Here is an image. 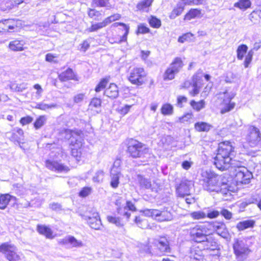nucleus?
<instances>
[{
  "label": "nucleus",
  "mask_w": 261,
  "mask_h": 261,
  "mask_svg": "<svg viewBox=\"0 0 261 261\" xmlns=\"http://www.w3.org/2000/svg\"><path fill=\"white\" fill-rule=\"evenodd\" d=\"M59 78L60 80L63 82L67 81L69 80H74V74L71 69L68 68L66 70L59 74Z\"/></svg>",
  "instance_id": "obj_25"
},
{
  "label": "nucleus",
  "mask_w": 261,
  "mask_h": 261,
  "mask_svg": "<svg viewBox=\"0 0 261 261\" xmlns=\"http://www.w3.org/2000/svg\"><path fill=\"white\" fill-rule=\"evenodd\" d=\"M83 218L87 221L91 228L96 230L100 229L102 224L99 214L96 212H93L91 218L88 215H83Z\"/></svg>",
  "instance_id": "obj_12"
},
{
  "label": "nucleus",
  "mask_w": 261,
  "mask_h": 261,
  "mask_svg": "<svg viewBox=\"0 0 261 261\" xmlns=\"http://www.w3.org/2000/svg\"><path fill=\"white\" fill-rule=\"evenodd\" d=\"M248 47L245 44H242L238 46L237 53V58L239 60H242L244 56V55L247 53Z\"/></svg>",
  "instance_id": "obj_37"
},
{
  "label": "nucleus",
  "mask_w": 261,
  "mask_h": 261,
  "mask_svg": "<svg viewBox=\"0 0 261 261\" xmlns=\"http://www.w3.org/2000/svg\"><path fill=\"white\" fill-rule=\"evenodd\" d=\"M24 42L23 41L15 40L10 42L9 47L13 51H21L24 49Z\"/></svg>",
  "instance_id": "obj_24"
},
{
  "label": "nucleus",
  "mask_w": 261,
  "mask_h": 261,
  "mask_svg": "<svg viewBox=\"0 0 261 261\" xmlns=\"http://www.w3.org/2000/svg\"><path fill=\"white\" fill-rule=\"evenodd\" d=\"M107 25V22L104 20L102 22L92 24L90 28L88 29L89 32L96 31L99 29L103 28Z\"/></svg>",
  "instance_id": "obj_41"
},
{
  "label": "nucleus",
  "mask_w": 261,
  "mask_h": 261,
  "mask_svg": "<svg viewBox=\"0 0 261 261\" xmlns=\"http://www.w3.org/2000/svg\"><path fill=\"white\" fill-rule=\"evenodd\" d=\"M156 213L158 215H155V219L158 221H169L173 219V215L167 210L160 211L158 210Z\"/></svg>",
  "instance_id": "obj_17"
},
{
  "label": "nucleus",
  "mask_w": 261,
  "mask_h": 261,
  "mask_svg": "<svg viewBox=\"0 0 261 261\" xmlns=\"http://www.w3.org/2000/svg\"><path fill=\"white\" fill-rule=\"evenodd\" d=\"M205 243L207 249L215 250L217 249L219 246L215 239L211 236H206L205 240L203 242Z\"/></svg>",
  "instance_id": "obj_22"
},
{
  "label": "nucleus",
  "mask_w": 261,
  "mask_h": 261,
  "mask_svg": "<svg viewBox=\"0 0 261 261\" xmlns=\"http://www.w3.org/2000/svg\"><path fill=\"white\" fill-rule=\"evenodd\" d=\"M152 3L151 0H144L137 5V8L143 10L149 7Z\"/></svg>",
  "instance_id": "obj_51"
},
{
  "label": "nucleus",
  "mask_w": 261,
  "mask_h": 261,
  "mask_svg": "<svg viewBox=\"0 0 261 261\" xmlns=\"http://www.w3.org/2000/svg\"><path fill=\"white\" fill-rule=\"evenodd\" d=\"M255 224V221L253 220H248L239 222L236 226V227L239 231H243L249 228L253 227Z\"/></svg>",
  "instance_id": "obj_23"
},
{
  "label": "nucleus",
  "mask_w": 261,
  "mask_h": 261,
  "mask_svg": "<svg viewBox=\"0 0 261 261\" xmlns=\"http://www.w3.org/2000/svg\"><path fill=\"white\" fill-rule=\"evenodd\" d=\"M173 108L172 106L169 103L164 105L161 109L162 113L165 115H170L172 114Z\"/></svg>",
  "instance_id": "obj_42"
},
{
  "label": "nucleus",
  "mask_w": 261,
  "mask_h": 261,
  "mask_svg": "<svg viewBox=\"0 0 261 261\" xmlns=\"http://www.w3.org/2000/svg\"><path fill=\"white\" fill-rule=\"evenodd\" d=\"M246 139L251 146L256 145L261 139L259 129L254 126H250L248 128V134Z\"/></svg>",
  "instance_id": "obj_10"
},
{
  "label": "nucleus",
  "mask_w": 261,
  "mask_h": 261,
  "mask_svg": "<svg viewBox=\"0 0 261 261\" xmlns=\"http://www.w3.org/2000/svg\"><path fill=\"white\" fill-rule=\"evenodd\" d=\"M188 99L186 96L179 95L177 98L176 106L179 108H182L184 106V103L187 102Z\"/></svg>",
  "instance_id": "obj_54"
},
{
  "label": "nucleus",
  "mask_w": 261,
  "mask_h": 261,
  "mask_svg": "<svg viewBox=\"0 0 261 261\" xmlns=\"http://www.w3.org/2000/svg\"><path fill=\"white\" fill-rule=\"evenodd\" d=\"M184 8L183 5L178 3L176 7L171 12L169 17L170 19H175L177 16L180 15L183 12Z\"/></svg>",
  "instance_id": "obj_33"
},
{
  "label": "nucleus",
  "mask_w": 261,
  "mask_h": 261,
  "mask_svg": "<svg viewBox=\"0 0 261 261\" xmlns=\"http://www.w3.org/2000/svg\"><path fill=\"white\" fill-rule=\"evenodd\" d=\"M57 106V105L56 103L46 104L43 102H40L36 105V108L46 111L47 109L55 108Z\"/></svg>",
  "instance_id": "obj_43"
},
{
  "label": "nucleus",
  "mask_w": 261,
  "mask_h": 261,
  "mask_svg": "<svg viewBox=\"0 0 261 261\" xmlns=\"http://www.w3.org/2000/svg\"><path fill=\"white\" fill-rule=\"evenodd\" d=\"M120 174V170L117 168V170H111V181L110 185L113 188L118 187L119 184V175Z\"/></svg>",
  "instance_id": "obj_21"
},
{
  "label": "nucleus",
  "mask_w": 261,
  "mask_h": 261,
  "mask_svg": "<svg viewBox=\"0 0 261 261\" xmlns=\"http://www.w3.org/2000/svg\"><path fill=\"white\" fill-rule=\"evenodd\" d=\"M237 161L232 158H226L223 156H218L214 158V164L216 168L221 171L228 169L230 167L235 168Z\"/></svg>",
  "instance_id": "obj_6"
},
{
  "label": "nucleus",
  "mask_w": 261,
  "mask_h": 261,
  "mask_svg": "<svg viewBox=\"0 0 261 261\" xmlns=\"http://www.w3.org/2000/svg\"><path fill=\"white\" fill-rule=\"evenodd\" d=\"M93 4L96 6L108 7V0H93Z\"/></svg>",
  "instance_id": "obj_59"
},
{
  "label": "nucleus",
  "mask_w": 261,
  "mask_h": 261,
  "mask_svg": "<svg viewBox=\"0 0 261 261\" xmlns=\"http://www.w3.org/2000/svg\"><path fill=\"white\" fill-rule=\"evenodd\" d=\"M120 18V14H115L112 15L109 17H108L105 20L108 25L113 21L118 20Z\"/></svg>",
  "instance_id": "obj_58"
},
{
  "label": "nucleus",
  "mask_w": 261,
  "mask_h": 261,
  "mask_svg": "<svg viewBox=\"0 0 261 261\" xmlns=\"http://www.w3.org/2000/svg\"><path fill=\"white\" fill-rule=\"evenodd\" d=\"M149 32V29L144 24H140L138 26L137 34H146Z\"/></svg>",
  "instance_id": "obj_57"
},
{
  "label": "nucleus",
  "mask_w": 261,
  "mask_h": 261,
  "mask_svg": "<svg viewBox=\"0 0 261 261\" xmlns=\"http://www.w3.org/2000/svg\"><path fill=\"white\" fill-rule=\"evenodd\" d=\"M260 11H253L249 15V19L253 24H256L259 21Z\"/></svg>",
  "instance_id": "obj_39"
},
{
  "label": "nucleus",
  "mask_w": 261,
  "mask_h": 261,
  "mask_svg": "<svg viewBox=\"0 0 261 261\" xmlns=\"http://www.w3.org/2000/svg\"><path fill=\"white\" fill-rule=\"evenodd\" d=\"M104 94L111 98H116L119 94L118 88L114 83L110 84L109 87L105 91Z\"/></svg>",
  "instance_id": "obj_18"
},
{
  "label": "nucleus",
  "mask_w": 261,
  "mask_h": 261,
  "mask_svg": "<svg viewBox=\"0 0 261 261\" xmlns=\"http://www.w3.org/2000/svg\"><path fill=\"white\" fill-rule=\"evenodd\" d=\"M16 251V247L8 243H4L0 245V252L4 253L9 261H17L20 259Z\"/></svg>",
  "instance_id": "obj_8"
},
{
  "label": "nucleus",
  "mask_w": 261,
  "mask_h": 261,
  "mask_svg": "<svg viewBox=\"0 0 261 261\" xmlns=\"http://www.w3.org/2000/svg\"><path fill=\"white\" fill-rule=\"evenodd\" d=\"M11 196L9 194L1 195L0 196V208L2 210L5 209L7 205L8 204Z\"/></svg>",
  "instance_id": "obj_35"
},
{
  "label": "nucleus",
  "mask_w": 261,
  "mask_h": 261,
  "mask_svg": "<svg viewBox=\"0 0 261 261\" xmlns=\"http://www.w3.org/2000/svg\"><path fill=\"white\" fill-rule=\"evenodd\" d=\"M242 169L244 171L242 184H247L250 182V179L252 177V174L246 168L243 167Z\"/></svg>",
  "instance_id": "obj_40"
},
{
  "label": "nucleus",
  "mask_w": 261,
  "mask_h": 261,
  "mask_svg": "<svg viewBox=\"0 0 261 261\" xmlns=\"http://www.w3.org/2000/svg\"><path fill=\"white\" fill-rule=\"evenodd\" d=\"M127 152L133 158H140L141 161L146 163L151 158L149 148L146 145L136 140L131 139L128 142Z\"/></svg>",
  "instance_id": "obj_2"
},
{
  "label": "nucleus",
  "mask_w": 261,
  "mask_h": 261,
  "mask_svg": "<svg viewBox=\"0 0 261 261\" xmlns=\"http://www.w3.org/2000/svg\"><path fill=\"white\" fill-rule=\"evenodd\" d=\"M201 10L198 9H191L185 15L184 19L190 20L192 19L195 18H201Z\"/></svg>",
  "instance_id": "obj_26"
},
{
  "label": "nucleus",
  "mask_w": 261,
  "mask_h": 261,
  "mask_svg": "<svg viewBox=\"0 0 261 261\" xmlns=\"http://www.w3.org/2000/svg\"><path fill=\"white\" fill-rule=\"evenodd\" d=\"M195 128L198 132H208L212 127V125L205 122H198L194 125Z\"/></svg>",
  "instance_id": "obj_28"
},
{
  "label": "nucleus",
  "mask_w": 261,
  "mask_h": 261,
  "mask_svg": "<svg viewBox=\"0 0 261 261\" xmlns=\"http://www.w3.org/2000/svg\"><path fill=\"white\" fill-rule=\"evenodd\" d=\"M205 103L204 100H201L199 102H196L194 100H192L190 101L191 106L197 112L203 109L205 107Z\"/></svg>",
  "instance_id": "obj_36"
},
{
  "label": "nucleus",
  "mask_w": 261,
  "mask_h": 261,
  "mask_svg": "<svg viewBox=\"0 0 261 261\" xmlns=\"http://www.w3.org/2000/svg\"><path fill=\"white\" fill-rule=\"evenodd\" d=\"M109 80L107 78L102 79L98 84L95 87V90L96 92H100L101 90L105 88L107 84L108 83Z\"/></svg>",
  "instance_id": "obj_50"
},
{
  "label": "nucleus",
  "mask_w": 261,
  "mask_h": 261,
  "mask_svg": "<svg viewBox=\"0 0 261 261\" xmlns=\"http://www.w3.org/2000/svg\"><path fill=\"white\" fill-rule=\"evenodd\" d=\"M23 2V0H4L6 7L9 9H12L13 7L16 6Z\"/></svg>",
  "instance_id": "obj_46"
},
{
  "label": "nucleus",
  "mask_w": 261,
  "mask_h": 261,
  "mask_svg": "<svg viewBox=\"0 0 261 261\" xmlns=\"http://www.w3.org/2000/svg\"><path fill=\"white\" fill-rule=\"evenodd\" d=\"M69 244L72 247H82L83 246V242L80 240H76L73 236H70Z\"/></svg>",
  "instance_id": "obj_49"
},
{
  "label": "nucleus",
  "mask_w": 261,
  "mask_h": 261,
  "mask_svg": "<svg viewBox=\"0 0 261 261\" xmlns=\"http://www.w3.org/2000/svg\"><path fill=\"white\" fill-rule=\"evenodd\" d=\"M142 213L144 216L147 217H151L155 219V215H158L156 212H158V210L155 209H144L143 210H141L140 211Z\"/></svg>",
  "instance_id": "obj_48"
},
{
  "label": "nucleus",
  "mask_w": 261,
  "mask_h": 261,
  "mask_svg": "<svg viewBox=\"0 0 261 261\" xmlns=\"http://www.w3.org/2000/svg\"><path fill=\"white\" fill-rule=\"evenodd\" d=\"M137 179L139 182L140 186L142 188L148 189L151 187V183L150 179L145 178L143 175L138 174Z\"/></svg>",
  "instance_id": "obj_27"
},
{
  "label": "nucleus",
  "mask_w": 261,
  "mask_h": 261,
  "mask_svg": "<svg viewBox=\"0 0 261 261\" xmlns=\"http://www.w3.org/2000/svg\"><path fill=\"white\" fill-rule=\"evenodd\" d=\"M46 167L49 170L58 172H67L69 170V168L58 162L46 160L45 162Z\"/></svg>",
  "instance_id": "obj_16"
},
{
  "label": "nucleus",
  "mask_w": 261,
  "mask_h": 261,
  "mask_svg": "<svg viewBox=\"0 0 261 261\" xmlns=\"http://www.w3.org/2000/svg\"><path fill=\"white\" fill-rule=\"evenodd\" d=\"M101 100L100 98L94 97L89 105V109L92 110L94 108H99L101 107Z\"/></svg>",
  "instance_id": "obj_45"
},
{
  "label": "nucleus",
  "mask_w": 261,
  "mask_h": 261,
  "mask_svg": "<svg viewBox=\"0 0 261 261\" xmlns=\"http://www.w3.org/2000/svg\"><path fill=\"white\" fill-rule=\"evenodd\" d=\"M236 168L237 169H236V179L237 182H239L242 183L243 179V177L244 174V171L242 169V167L243 166H241V163L240 162H237L236 164Z\"/></svg>",
  "instance_id": "obj_32"
},
{
  "label": "nucleus",
  "mask_w": 261,
  "mask_h": 261,
  "mask_svg": "<svg viewBox=\"0 0 261 261\" xmlns=\"http://www.w3.org/2000/svg\"><path fill=\"white\" fill-rule=\"evenodd\" d=\"M5 23L8 24V27L7 26L8 32L14 30L16 27L15 21L13 19H5Z\"/></svg>",
  "instance_id": "obj_56"
},
{
  "label": "nucleus",
  "mask_w": 261,
  "mask_h": 261,
  "mask_svg": "<svg viewBox=\"0 0 261 261\" xmlns=\"http://www.w3.org/2000/svg\"><path fill=\"white\" fill-rule=\"evenodd\" d=\"M46 117L45 116H40L35 121L34 123V127L36 129H38L44 125L46 121Z\"/></svg>",
  "instance_id": "obj_38"
},
{
  "label": "nucleus",
  "mask_w": 261,
  "mask_h": 261,
  "mask_svg": "<svg viewBox=\"0 0 261 261\" xmlns=\"http://www.w3.org/2000/svg\"><path fill=\"white\" fill-rule=\"evenodd\" d=\"M146 76L143 68L135 67L130 70L128 79L132 84L141 86L145 83Z\"/></svg>",
  "instance_id": "obj_4"
},
{
  "label": "nucleus",
  "mask_w": 261,
  "mask_h": 261,
  "mask_svg": "<svg viewBox=\"0 0 261 261\" xmlns=\"http://www.w3.org/2000/svg\"><path fill=\"white\" fill-rule=\"evenodd\" d=\"M9 134H11V136L10 137V139L14 142L19 143V141H20L21 139L20 137H19L17 134L15 132V130H13L12 132L9 133Z\"/></svg>",
  "instance_id": "obj_64"
},
{
  "label": "nucleus",
  "mask_w": 261,
  "mask_h": 261,
  "mask_svg": "<svg viewBox=\"0 0 261 261\" xmlns=\"http://www.w3.org/2000/svg\"><path fill=\"white\" fill-rule=\"evenodd\" d=\"M70 145L75 147V149H72V153H74V150L77 148H80L83 143L84 135L81 130H70Z\"/></svg>",
  "instance_id": "obj_11"
},
{
  "label": "nucleus",
  "mask_w": 261,
  "mask_h": 261,
  "mask_svg": "<svg viewBox=\"0 0 261 261\" xmlns=\"http://www.w3.org/2000/svg\"><path fill=\"white\" fill-rule=\"evenodd\" d=\"M115 26L121 25L123 27V30L124 31V34L120 37L118 41L119 43L125 42L127 40V36L129 32V27L125 24L122 22H116L114 24Z\"/></svg>",
  "instance_id": "obj_29"
},
{
  "label": "nucleus",
  "mask_w": 261,
  "mask_h": 261,
  "mask_svg": "<svg viewBox=\"0 0 261 261\" xmlns=\"http://www.w3.org/2000/svg\"><path fill=\"white\" fill-rule=\"evenodd\" d=\"M149 24L153 28H158L161 25V21L155 17H152L149 20Z\"/></svg>",
  "instance_id": "obj_52"
},
{
  "label": "nucleus",
  "mask_w": 261,
  "mask_h": 261,
  "mask_svg": "<svg viewBox=\"0 0 261 261\" xmlns=\"http://www.w3.org/2000/svg\"><path fill=\"white\" fill-rule=\"evenodd\" d=\"M37 230L38 232L42 235H44L47 239H53V231L48 226L44 225H38Z\"/></svg>",
  "instance_id": "obj_20"
},
{
  "label": "nucleus",
  "mask_w": 261,
  "mask_h": 261,
  "mask_svg": "<svg viewBox=\"0 0 261 261\" xmlns=\"http://www.w3.org/2000/svg\"><path fill=\"white\" fill-rule=\"evenodd\" d=\"M223 102L225 106L221 110V114H225L232 110L235 106L234 102H231V99L234 97V94L233 93L228 94L225 92L223 93Z\"/></svg>",
  "instance_id": "obj_15"
},
{
  "label": "nucleus",
  "mask_w": 261,
  "mask_h": 261,
  "mask_svg": "<svg viewBox=\"0 0 261 261\" xmlns=\"http://www.w3.org/2000/svg\"><path fill=\"white\" fill-rule=\"evenodd\" d=\"M91 189L89 187H85L82 189L79 193V195L81 197H85L90 194Z\"/></svg>",
  "instance_id": "obj_62"
},
{
  "label": "nucleus",
  "mask_w": 261,
  "mask_h": 261,
  "mask_svg": "<svg viewBox=\"0 0 261 261\" xmlns=\"http://www.w3.org/2000/svg\"><path fill=\"white\" fill-rule=\"evenodd\" d=\"M107 220L109 223L115 225L118 227H122L124 226V224L120 217L108 216Z\"/></svg>",
  "instance_id": "obj_34"
},
{
  "label": "nucleus",
  "mask_w": 261,
  "mask_h": 261,
  "mask_svg": "<svg viewBox=\"0 0 261 261\" xmlns=\"http://www.w3.org/2000/svg\"><path fill=\"white\" fill-rule=\"evenodd\" d=\"M190 216L194 220H199L206 217V214L201 211L193 212L190 214Z\"/></svg>",
  "instance_id": "obj_47"
},
{
  "label": "nucleus",
  "mask_w": 261,
  "mask_h": 261,
  "mask_svg": "<svg viewBox=\"0 0 261 261\" xmlns=\"http://www.w3.org/2000/svg\"><path fill=\"white\" fill-rule=\"evenodd\" d=\"M216 155L232 159L234 156V148L228 141L221 142L219 144Z\"/></svg>",
  "instance_id": "obj_9"
},
{
  "label": "nucleus",
  "mask_w": 261,
  "mask_h": 261,
  "mask_svg": "<svg viewBox=\"0 0 261 261\" xmlns=\"http://www.w3.org/2000/svg\"><path fill=\"white\" fill-rule=\"evenodd\" d=\"M233 249L238 261L245 260L251 252L246 241L244 240H236L233 245Z\"/></svg>",
  "instance_id": "obj_3"
},
{
  "label": "nucleus",
  "mask_w": 261,
  "mask_h": 261,
  "mask_svg": "<svg viewBox=\"0 0 261 261\" xmlns=\"http://www.w3.org/2000/svg\"><path fill=\"white\" fill-rule=\"evenodd\" d=\"M190 257L192 261H203V259L201 251L199 250H197L195 248L191 249Z\"/></svg>",
  "instance_id": "obj_31"
},
{
  "label": "nucleus",
  "mask_w": 261,
  "mask_h": 261,
  "mask_svg": "<svg viewBox=\"0 0 261 261\" xmlns=\"http://www.w3.org/2000/svg\"><path fill=\"white\" fill-rule=\"evenodd\" d=\"M184 66L183 62L180 58H175L170 64L164 74L165 80H171L174 78L175 74L178 73Z\"/></svg>",
  "instance_id": "obj_5"
},
{
  "label": "nucleus",
  "mask_w": 261,
  "mask_h": 261,
  "mask_svg": "<svg viewBox=\"0 0 261 261\" xmlns=\"http://www.w3.org/2000/svg\"><path fill=\"white\" fill-rule=\"evenodd\" d=\"M193 37V34L191 33H188L184 34L182 36L179 37L178 41L180 43H184L186 41H189Z\"/></svg>",
  "instance_id": "obj_55"
},
{
  "label": "nucleus",
  "mask_w": 261,
  "mask_h": 261,
  "mask_svg": "<svg viewBox=\"0 0 261 261\" xmlns=\"http://www.w3.org/2000/svg\"><path fill=\"white\" fill-rule=\"evenodd\" d=\"M88 15L90 18H93V19L99 20L101 19L102 15L100 12L96 11L94 9H89Z\"/></svg>",
  "instance_id": "obj_44"
},
{
  "label": "nucleus",
  "mask_w": 261,
  "mask_h": 261,
  "mask_svg": "<svg viewBox=\"0 0 261 261\" xmlns=\"http://www.w3.org/2000/svg\"><path fill=\"white\" fill-rule=\"evenodd\" d=\"M201 175L200 182L205 190L220 193L225 196L231 195L232 187L223 181V177L215 174L211 170H203Z\"/></svg>",
  "instance_id": "obj_1"
},
{
  "label": "nucleus",
  "mask_w": 261,
  "mask_h": 261,
  "mask_svg": "<svg viewBox=\"0 0 261 261\" xmlns=\"http://www.w3.org/2000/svg\"><path fill=\"white\" fill-rule=\"evenodd\" d=\"M156 246L160 251L161 253L170 252L169 242L165 238H161L158 242Z\"/></svg>",
  "instance_id": "obj_19"
},
{
  "label": "nucleus",
  "mask_w": 261,
  "mask_h": 261,
  "mask_svg": "<svg viewBox=\"0 0 261 261\" xmlns=\"http://www.w3.org/2000/svg\"><path fill=\"white\" fill-rule=\"evenodd\" d=\"M251 5V2L250 0H239L238 2L234 3V7L244 11L249 8Z\"/></svg>",
  "instance_id": "obj_30"
},
{
  "label": "nucleus",
  "mask_w": 261,
  "mask_h": 261,
  "mask_svg": "<svg viewBox=\"0 0 261 261\" xmlns=\"http://www.w3.org/2000/svg\"><path fill=\"white\" fill-rule=\"evenodd\" d=\"M214 231L223 238L227 239L229 236L228 231L225 224L221 222H213L210 224Z\"/></svg>",
  "instance_id": "obj_13"
},
{
  "label": "nucleus",
  "mask_w": 261,
  "mask_h": 261,
  "mask_svg": "<svg viewBox=\"0 0 261 261\" xmlns=\"http://www.w3.org/2000/svg\"><path fill=\"white\" fill-rule=\"evenodd\" d=\"M104 172L102 170H98L95 173V175L93 177V180L94 182H99L101 181L103 178Z\"/></svg>",
  "instance_id": "obj_53"
},
{
  "label": "nucleus",
  "mask_w": 261,
  "mask_h": 261,
  "mask_svg": "<svg viewBox=\"0 0 261 261\" xmlns=\"http://www.w3.org/2000/svg\"><path fill=\"white\" fill-rule=\"evenodd\" d=\"M220 214L227 220H230L232 217V213L226 209L222 210Z\"/></svg>",
  "instance_id": "obj_63"
},
{
  "label": "nucleus",
  "mask_w": 261,
  "mask_h": 261,
  "mask_svg": "<svg viewBox=\"0 0 261 261\" xmlns=\"http://www.w3.org/2000/svg\"><path fill=\"white\" fill-rule=\"evenodd\" d=\"M192 185V181L186 179L181 180L180 184L176 186V192L179 197H184L188 195L190 193V187Z\"/></svg>",
  "instance_id": "obj_14"
},
{
  "label": "nucleus",
  "mask_w": 261,
  "mask_h": 261,
  "mask_svg": "<svg viewBox=\"0 0 261 261\" xmlns=\"http://www.w3.org/2000/svg\"><path fill=\"white\" fill-rule=\"evenodd\" d=\"M252 53L250 51L245 57L244 65L245 68H247L252 59Z\"/></svg>",
  "instance_id": "obj_61"
},
{
  "label": "nucleus",
  "mask_w": 261,
  "mask_h": 261,
  "mask_svg": "<svg viewBox=\"0 0 261 261\" xmlns=\"http://www.w3.org/2000/svg\"><path fill=\"white\" fill-rule=\"evenodd\" d=\"M206 230L203 225H196L190 229V236L191 239L195 242L201 243L205 240Z\"/></svg>",
  "instance_id": "obj_7"
},
{
  "label": "nucleus",
  "mask_w": 261,
  "mask_h": 261,
  "mask_svg": "<svg viewBox=\"0 0 261 261\" xmlns=\"http://www.w3.org/2000/svg\"><path fill=\"white\" fill-rule=\"evenodd\" d=\"M131 107H132V106H130V105H125L123 107H119L118 109V112L121 114L124 115L128 112Z\"/></svg>",
  "instance_id": "obj_60"
}]
</instances>
